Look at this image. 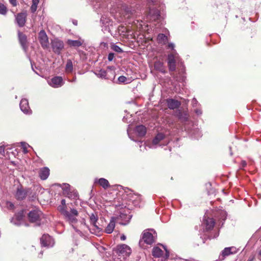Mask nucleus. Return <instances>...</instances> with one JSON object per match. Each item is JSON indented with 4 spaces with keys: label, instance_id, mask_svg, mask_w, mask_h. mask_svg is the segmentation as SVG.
I'll return each mask as SVG.
<instances>
[{
    "label": "nucleus",
    "instance_id": "12",
    "mask_svg": "<svg viewBox=\"0 0 261 261\" xmlns=\"http://www.w3.org/2000/svg\"><path fill=\"white\" fill-rule=\"evenodd\" d=\"M238 249L234 247H226L222 251L223 256L237 253Z\"/></svg>",
    "mask_w": 261,
    "mask_h": 261
},
{
    "label": "nucleus",
    "instance_id": "6",
    "mask_svg": "<svg viewBox=\"0 0 261 261\" xmlns=\"http://www.w3.org/2000/svg\"><path fill=\"white\" fill-rule=\"evenodd\" d=\"M155 237L151 231H145L143 233L142 239L147 244H151L155 241Z\"/></svg>",
    "mask_w": 261,
    "mask_h": 261
},
{
    "label": "nucleus",
    "instance_id": "34",
    "mask_svg": "<svg viewBox=\"0 0 261 261\" xmlns=\"http://www.w3.org/2000/svg\"><path fill=\"white\" fill-rule=\"evenodd\" d=\"M7 12L6 7L2 4H0V14L2 15H5Z\"/></svg>",
    "mask_w": 261,
    "mask_h": 261
},
{
    "label": "nucleus",
    "instance_id": "25",
    "mask_svg": "<svg viewBox=\"0 0 261 261\" xmlns=\"http://www.w3.org/2000/svg\"><path fill=\"white\" fill-rule=\"evenodd\" d=\"M149 15L154 20L158 19L160 16L159 12L157 10H150Z\"/></svg>",
    "mask_w": 261,
    "mask_h": 261
},
{
    "label": "nucleus",
    "instance_id": "48",
    "mask_svg": "<svg viewBox=\"0 0 261 261\" xmlns=\"http://www.w3.org/2000/svg\"><path fill=\"white\" fill-rule=\"evenodd\" d=\"M241 164L243 167H245L246 165V162L245 161H242Z\"/></svg>",
    "mask_w": 261,
    "mask_h": 261
},
{
    "label": "nucleus",
    "instance_id": "31",
    "mask_svg": "<svg viewBox=\"0 0 261 261\" xmlns=\"http://www.w3.org/2000/svg\"><path fill=\"white\" fill-rule=\"evenodd\" d=\"M96 75L99 77L105 79L107 76V72L105 70L101 69L98 71V72L96 73Z\"/></svg>",
    "mask_w": 261,
    "mask_h": 261
},
{
    "label": "nucleus",
    "instance_id": "3",
    "mask_svg": "<svg viewBox=\"0 0 261 261\" xmlns=\"http://www.w3.org/2000/svg\"><path fill=\"white\" fill-rule=\"evenodd\" d=\"M125 210H123V212H121L120 215L117 217H114L115 218V221H117L121 225H126L130 219L129 215H127L125 213Z\"/></svg>",
    "mask_w": 261,
    "mask_h": 261
},
{
    "label": "nucleus",
    "instance_id": "52",
    "mask_svg": "<svg viewBox=\"0 0 261 261\" xmlns=\"http://www.w3.org/2000/svg\"><path fill=\"white\" fill-rule=\"evenodd\" d=\"M259 254L261 256V250L259 252Z\"/></svg>",
    "mask_w": 261,
    "mask_h": 261
},
{
    "label": "nucleus",
    "instance_id": "4",
    "mask_svg": "<svg viewBox=\"0 0 261 261\" xmlns=\"http://www.w3.org/2000/svg\"><path fill=\"white\" fill-rule=\"evenodd\" d=\"M39 39L42 47L44 48L48 47V39L44 31L42 30L39 33Z\"/></svg>",
    "mask_w": 261,
    "mask_h": 261
},
{
    "label": "nucleus",
    "instance_id": "1",
    "mask_svg": "<svg viewBox=\"0 0 261 261\" xmlns=\"http://www.w3.org/2000/svg\"><path fill=\"white\" fill-rule=\"evenodd\" d=\"M114 251L120 257V258H125L132 253L131 248L125 244H121L117 246Z\"/></svg>",
    "mask_w": 261,
    "mask_h": 261
},
{
    "label": "nucleus",
    "instance_id": "27",
    "mask_svg": "<svg viewBox=\"0 0 261 261\" xmlns=\"http://www.w3.org/2000/svg\"><path fill=\"white\" fill-rule=\"evenodd\" d=\"M205 224L206 226V228L208 229H210L213 227L214 226V221L212 218H208L205 220Z\"/></svg>",
    "mask_w": 261,
    "mask_h": 261
},
{
    "label": "nucleus",
    "instance_id": "53",
    "mask_svg": "<svg viewBox=\"0 0 261 261\" xmlns=\"http://www.w3.org/2000/svg\"><path fill=\"white\" fill-rule=\"evenodd\" d=\"M194 101V103H196V100H193V102Z\"/></svg>",
    "mask_w": 261,
    "mask_h": 261
},
{
    "label": "nucleus",
    "instance_id": "45",
    "mask_svg": "<svg viewBox=\"0 0 261 261\" xmlns=\"http://www.w3.org/2000/svg\"><path fill=\"white\" fill-rule=\"evenodd\" d=\"M61 205L66 206V201H65V200H64V199H62V201H61Z\"/></svg>",
    "mask_w": 261,
    "mask_h": 261
},
{
    "label": "nucleus",
    "instance_id": "19",
    "mask_svg": "<svg viewBox=\"0 0 261 261\" xmlns=\"http://www.w3.org/2000/svg\"><path fill=\"white\" fill-rule=\"evenodd\" d=\"M152 255L155 257H160L163 254V251L158 246L154 247L152 250Z\"/></svg>",
    "mask_w": 261,
    "mask_h": 261
},
{
    "label": "nucleus",
    "instance_id": "7",
    "mask_svg": "<svg viewBox=\"0 0 261 261\" xmlns=\"http://www.w3.org/2000/svg\"><path fill=\"white\" fill-rule=\"evenodd\" d=\"M49 85L54 88H59L61 87L64 82L63 79L61 76H55L51 79L50 81H48Z\"/></svg>",
    "mask_w": 261,
    "mask_h": 261
},
{
    "label": "nucleus",
    "instance_id": "13",
    "mask_svg": "<svg viewBox=\"0 0 261 261\" xmlns=\"http://www.w3.org/2000/svg\"><path fill=\"white\" fill-rule=\"evenodd\" d=\"M24 217L23 211H21L18 214L15 215L14 217L12 219V222L15 225L20 224V221L22 220Z\"/></svg>",
    "mask_w": 261,
    "mask_h": 261
},
{
    "label": "nucleus",
    "instance_id": "44",
    "mask_svg": "<svg viewBox=\"0 0 261 261\" xmlns=\"http://www.w3.org/2000/svg\"><path fill=\"white\" fill-rule=\"evenodd\" d=\"M4 152H5V148H4V146H0V153L2 155H4Z\"/></svg>",
    "mask_w": 261,
    "mask_h": 261
},
{
    "label": "nucleus",
    "instance_id": "46",
    "mask_svg": "<svg viewBox=\"0 0 261 261\" xmlns=\"http://www.w3.org/2000/svg\"><path fill=\"white\" fill-rule=\"evenodd\" d=\"M169 47L171 48L172 49H173L174 47V44L173 43H170L169 45H168Z\"/></svg>",
    "mask_w": 261,
    "mask_h": 261
},
{
    "label": "nucleus",
    "instance_id": "35",
    "mask_svg": "<svg viewBox=\"0 0 261 261\" xmlns=\"http://www.w3.org/2000/svg\"><path fill=\"white\" fill-rule=\"evenodd\" d=\"M21 146L23 149V151L24 153H26L28 152V150H27V149L28 147H30L29 145L27 143H24V142H21Z\"/></svg>",
    "mask_w": 261,
    "mask_h": 261
},
{
    "label": "nucleus",
    "instance_id": "28",
    "mask_svg": "<svg viewBox=\"0 0 261 261\" xmlns=\"http://www.w3.org/2000/svg\"><path fill=\"white\" fill-rule=\"evenodd\" d=\"M73 70V65L71 60H68L65 67V71L67 73H70Z\"/></svg>",
    "mask_w": 261,
    "mask_h": 261
},
{
    "label": "nucleus",
    "instance_id": "10",
    "mask_svg": "<svg viewBox=\"0 0 261 261\" xmlns=\"http://www.w3.org/2000/svg\"><path fill=\"white\" fill-rule=\"evenodd\" d=\"M27 14L25 13H21L15 16V20L17 24L22 27L24 26L26 21Z\"/></svg>",
    "mask_w": 261,
    "mask_h": 261
},
{
    "label": "nucleus",
    "instance_id": "30",
    "mask_svg": "<svg viewBox=\"0 0 261 261\" xmlns=\"http://www.w3.org/2000/svg\"><path fill=\"white\" fill-rule=\"evenodd\" d=\"M39 2V0H32V5L31 7L32 12H35L36 11Z\"/></svg>",
    "mask_w": 261,
    "mask_h": 261
},
{
    "label": "nucleus",
    "instance_id": "16",
    "mask_svg": "<svg viewBox=\"0 0 261 261\" xmlns=\"http://www.w3.org/2000/svg\"><path fill=\"white\" fill-rule=\"evenodd\" d=\"M115 218L113 217L105 229L106 233H111L113 232L115 226Z\"/></svg>",
    "mask_w": 261,
    "mask_h": 261
},
{
    "label": "nucleus",
    "instance_id": "29",
    "mask_svg": "<svg viewBox=\"0 0 261 261\" xmlns=\"http://www.w3.org/2000/svg\"><path fill=\"white\" fill-rule=\"evenodd\" d=\"M154 68L156 69H157L162 72H164V69L163 68V63L160 62H156L155 63Z\"/></svg>",
    "mask_w": 261,
    "mask_h": 261
},
{
    "label": "nucleus",
    "instance_id": "2",
    "mask_svg": "<svg viewBox=\"0 0 261 261\" xmlns=\"http://www.w3.org/2000/svg\"><path fill=\"white\" fill-rule=\"evenodd\" d=\"M78 216V212L76 210L72 208L70 212H68L64 217L66 220L72 224L77 221L76 217Z\"/></svg>",
    "mask_w": 261,
    "mask_h": 261
},
{
    "label": "nucleus",
    "instance_id": "39",
    "mask_svg": "<svg viewBox=\"0 0 261 261\" xmlns=\"http://www.w3.org/2000/svg\"><path fill=\"white\" fill-rule=\"evenodd\" d=\"M161 246L164 248V250L165 251V252H166L165 255L164 257V258L165 259H167L168 258L169 256V252L167 250V248L164 246H163V245H161Z\"/></svg>",
    "mask_w": 261,
    "mask_h": 261
},
{
    "label": "nucleus",
    "instance_id": "51",
    "mask_svg": "<svg viewBox=\"0 0 261 261\" xmlns=\"http://www.w3.org/2000/svg\"><path fill=\"white\" fill-rule=\"evenodd\" d=\"M253 259V257L249 259V261H252Z\"/></svg>",
    "mask_w": 261,
    "mask_h": 261
},
{
    "label": "nucleus",
    "instance_id": "11",
    "mask_svg": "<svg viewBox=\"0 0 261 261\" xmlns=\"http://www.w3.org/2000/svg\"><path fill=\"white\" fill-rule=\"evenodd\" d=\"M21 110L25 114H28L31 110L29 106L28 100L27 99H22L20 102Z\"/></svg>",
    "mask_w": 261,
    "mask_h": 261
},
{
    "label": "nucleus",
    "instance_id": "50",
    "mask_svg": "<svg viewBox=\"0 0 261 261\" xmlns=\"http://www.w3.org/2000/svg\"><path fill=\"white\" fill-rule=\"evenodd\" d=\"M73 23L75 24V25H77V21H75V22H73Z\"/></svg>",
    "mask_w": 261,
    "mask_h": 261
},
{
    "label": "nucleus",
    "instance_id": "42",
    "mask_svg": "<svg viewBox=\"0 0 261 261\" xmlns=\"http://www.w3.org/2000/svg\"><path fill=\"white\" fill-rule=\"evenodd\" d=\"M9 1L13 6H16L17 5V0H9Z\"/></svg>",
    "mask_w": 261,
    "mask_h": 261
},
{
    "label": "nucleus",
    "instance_id": "36",
    "mask_svg": "<svg viewBox=\"0 0 261 261\" xmlns=\"http://www.w3.org/2000/svg\"><path fill=\"white\" fill-rule=\"evenodd\" d=\"M118 82L119 83H127V79L125 76H120L118 77Z\"/></svg>",
    "mask_w": 261,
    "mask_h": 261
},
{
    "label": "nucleus",
    "instance_id": "24",
    "mask_svg": "<svg viewBox=\"0 0 261 261\" xmlns=\"http://www.w3.org/2000/svg\"><path fill=\"white\" fill-rule=\"evenodd\" d=\"M26 196V193L21 189H18L16 193V197L18 199H22Z\"/></svg>",
    "mask_w": 261,
    "mask_h": 261
},
{
    "label": "nucleus",
    "instance_id": "33",
    "mask_svg": "<svg viewBox=\"0 0 261 261\" xmlns=\"http://www.w3.org/2000/svg\"><path fill=\"white\" fill-rule=\"evenodd\" d=\"M58 210L64 216L66 215V213L68 212L66 210V206L65 205H59L58 207Z\"/></svg>",
    "mask_w": 261,
    "mask_h": 261
},
{
    "label": "nucleus",
    "instance_id": "9",
    "mask_svg": "<svg viewBox=\"0 0 261 261\" xmlns=\"http://www.w3.org/2000/svg\"><path fill=\"white\" fill-rule=\"evenodd\" d=\"M42 215V213L38 210H34L29 214V218L32 222H36L39 219Z\"/></svg>",
    "mask_w": 261,
    "mask_h": 261
},
{
    "label": "nucleus",
    "instance_id": "54",
    "mask_svg": "<svg viewBox=\"0 0 261 261\" xmlns=\"http://www.w3.org/2000/svg\"><path fill=\"white\" fill-rule=\"evenodd\" d=\"M194 101V103H196V100H193V102Z\"/></svg>",
    "mask_w": 261,
    "mask_h": 261
},
{
    "label": "nucleus",
    "instance_id": "41",
    "mask_svg": "<svg viewBox=\"0 0 261 261\" xmlns=\"http://www.w3.org/2000/svg\"><path fill=\"white\" fill-rule=\"evenodd\" d=\"M114 58V55L113 53H110L108 55V60L110 61H111L113 60Z\"/></svg>",
    "mask_w": 261,
    "mask_h": 261
},
{
    "label": "nucleus",
    "instance_id": "8",
    "mask_svg": "<svg viewBox=\"0 0 261 261\" xmlns=\"http://www.w3.org/2000/svg\"><path fill=\"white\" fill-rule=\"evenodd\" d=\"M52 47L54 52L60 54L64 47L63 42L58 39H55L52 41Z\"/></svg>",
    "mask_w": 261,
    "mask_h": 261
},
{
    "label": "nucleus",
    "instance_id": "38",
    "mask_svg": "<svg viewBox=\"0 0 261 261\" xmlns=\"http://www.w3.org/2000/svg\"><path fill=\"white\" fill-rule=\"evenodd\" d=\"M112 48L114 50L118 52V53H121L122 52V49L119 47L117 45H113L112 46Z\"/></svg>",
    "mask_w": 261,
    "mask_h": 261
},
{
    "label": "nucleus",
    "instance_id": "5",
    "mask_svg": "<svg viewBox=\"0 0 261 261\" xmlns=\"http://www.w3.org/2000/svg\"><path fill=\"white\" fill-rule=\"evenodd\" d=\"M41 243L44 247H52L54 245V241L49 236L44 234L41 238Z\"/></svg>",
    "mask_w": 261,
    "mask_h": 261
},
{
    "label": "nucleus",
    "instance_id": "43",
    "mask_svg": "<svg viewBox=\"0 0 261 261\" xmlns=\"http://www.w3.org/2000/svg\"><path fill=\"white\" fill-rule=\"evenodd\" d=\"M7 206L9 208H13L14 207V205L12 203L10 202H8L7 203Z\"/></svg>",
    "mask_w": 261,
    "mask_h": 261
},
{
    "label": "nucleus",
    "instance_id": "14",
    "mask_svg": "<svg viewBox=\"0 0 261 261\" xmlns=\"http://www.w3.org/2000/svg\"><path fill=\"white\" fill-rule=\"evenodd\" d=\"M39 177L42 180H45L49 175V169L47 167H43L40 169Z\"/></svg>",
    "mask_w": 261,
    "mask_h": 261
},
{
    "label": "nucleus",
    "instance_id": "32",
    "mask_svg": "<svg viewBox=\"0 0 261 261\" xmlns=\"http://www.w3.org/2000/svg\"><path fill=\"white\" fill-rule=\"evenodd\" d=\"M58 210L64 216L66 215V213L68 212L66 210V206L65 205H59L58 207Z\"/></svg>",
    "mask_w": 261,
    "mask_h": 261
},
{
    "label": "nucleus",
    "instance_id": "40",
    "mask_svg": "<svg viewBox=\"0 0 261 261\" xmlns=\"http://www.w3.org/2000/svg\"><path fill=\"white\" fill-rule=\"evenodd\" d=\"M168 62H175V57L173 55L168 56Z\"/></svg>",
    "mask_w": 261,
    "mask_h": 261
},
{
    "label": "nucleus",
    "instance_id": "17",
    "mask_svg": "<svg viewBox=\"0 0 261 261\" xmlns=\"http://www.w3.org/2000/svg\"><path fill=\"white\" fill-rule=\"evenodd\" d=\"M168 106L170 109L177 108L180 105L179 102L174 99H169L167 101Z\"/></svg>",
    "mask_w": 261,
    "mask_h": 261
},
{
    "label": "nucleus",
    "instance_id": "23",
    "mask_svg": "<svg viewBox=\"0 0 261 261\" xmlns=\"http://www.w3.org/2000/svg\"><path fill=\"white\" fill-rule=\"evenodd\" d=\"M67 43L70 46L79 47L82 44L83 42L80 40H68Z\"/></svg>",
    "mask_w": 261,
    "mask_h": 261
},
{
    "label": "nucleus",
    "instance_id": "15",
    "mask_svg": "<svg viewBox=\"0 0 261 261\" xmlns=\"http://www.w3.org/2000/svg\"><path fill=\"white\" fill-rule=\"evenodd\" d=\"M165 137V136L162 134H158L154 139L152 140V144L151 145H148L149 148H153L154 145H156L158 143L162 140Z\"/></svg>",
    "mask_w": 261,
    "mask_h": 261
},
{
    "label": "nucleus",
    "instance_id": "37",
    "mask_svg": "<svg viewBox=\"0 0 261 261\" xmlns=\"http://www.w3.org/2000/svg\"><path fill=\"white\" fill-rule=\"evenodd\" d=\"M169 67L170 70L173 71L175 69V62H168Z\"/></svg>",
    "mask_w": 261,
    "mask_h": 261
},
{
    "label": "nucleus",
    "instance_id": "49",
    "mask_svg": "<svg viewBox=\"0 0 261 261\" xmlns=\"http://www.w3.org/2000/svg\"><path fill=\"white\" fill-rule=\"evenodd\" d=\"M196 113L198 114V115H199V114H201V112L200 111H199V110H197L196 111Z\"/></svg>",
    "mask_w": 261,
    "mask_h": 261
},
{
    "label": "nucleus",
    "instance_id": "26",
    "mask_svg": "<svg viewBox=\"0 0 261 261\" xmlns=\"http://www.w3.org/2000/svg\"><path fill=\"white\" fill-rule=\"evenodd\" d=\"M159 43L165 44L167 42V37L164 34H160L158 35L157 38Z\"/></svg>",
    "mask_w": 261,
    "mask_h": 261
},
{
    "label": "nucleus",
    "instance_id": "20",
    "mask_svg": "<svg viewBox=\"0 0 261 261\" xmlns=\"http://www.w3.org/2000/svg\"><path fill=\"white\" fill-rule=\"evenodd\" d=\"M97 182L100 186L102 187L104 189H107L110 187V184L108 180L105 178H101L95 181Z\"/></svg>",
    "mask_w": 261,
    "mask_h": 261
},
{
    "label": "nucleus",
    "instance_id": "21",
    "mask_svg": "<svg viewBox=\"0 0 261 261\" xmlns=\"http://www.w3.org/2000/svg\"><path fill=\"white\" fill-rule=\"evenodd\" d=\"M90 219L91 224L93 225V226L96 228L97 230H98V231H100L101 229L98 227L96 225V223L98 219L97 216L94 214H92L90 216Z\"/></svg>",
    "mask_w": 261,
    "mask_h": 261
},
{
    "label": "nucleus",
    "instance_id": "47",
    "mask_svg": "<svg viewBox=\"0 0 261 261\" xmlns=\"http://www.w3.org/2000/svg\"><path fill=\"white\" fill-rule=\"evenodd\" d=\"M125 239H126V237H125V236H124V234H123V235H122V236H121V240L122 241H124V240H125Z\"/></svg>",
    "mask_w": 261,
    "mask_h": 261
},
{
    "label": "nucleus",
    "instance_id": "18",
    "mask_svg": "<svg viewBox=\"0 0 261 261\" xmlns=\"http://www.w3.org/2000/svg\"><path fill=\"white\" fill-rule=\"evenodd\" d=\"M136 132L139 136H144L146 133L145 127L142 125H139L136 128Z\"/></svg>",
    "mask_w": 261,
    "mask_h": 261
},
{
    "label": "nucleus",
    "instance_id": "22",
    "mask_svg": "<svg viewBox=\"0 0 261 261\" xmlns=\"http://www.w3.org/2000/svg\"><path fill=\"white\" fill-rule=\"evenodd\" d=\"M18 37L19 39V41L23 48L25 49V46L27 42V37L26 36L20 32H18Z\"/></svg>",
    "mask_w": 261,
    "mask_h": 261
}]
</instances>
